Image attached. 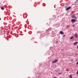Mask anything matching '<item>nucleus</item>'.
Returning <instances> with one entry per match:
<instances>
[{"instance_id":"obj_19","label":"nucleus","mask_w":78,"mask_h":78,"mask_svg":"<svg viewBox=\"0 0 78 78\" xmlns=\"http://www.w3.org/2000/svg\"><path fill=\"white\" fill-rule=\"evenodd\" d=\"M77 48L78 49V45L77 46Z\"/></svg>"},{"instance_id":"obj_20","label":"nucleus","mask_w":78,"mask_h":78,"mask_svg":"<svg viewBox=\"0 0 78 78\" xmlns=\"http://www.w3.org/2000/svg\"><path fill=\"white\" fill-rule=\"evenodd\" d=\"M56 42L57 43H58V41H57Z\"/></svg>"},{"instance_id":"obj_22","label":"nucleus","mask_w":78,"mask_h":78,"mask_svg":"<svg viewBox=\"0 0 78 78\" xmlns=\"http://www.w3.org/2000/svg\"><path fill=\"white\" fill-rule=\"evenodd\" d=\"M1 20V18H0V20Z\"/></svg>"},{"instance_id":"obj_8","label":"nucleus","mask_w":78,"mask_h":78,"mask_svg":"<svg viewBox=\"0 0 78 78\" xmlns=\"http://www.w3.org/2000/svg\"><path fill=\"white\" fill-rule=\"evenodd\" d=\"M69 78H72V75H70L69 77Z\"/></svg>"},{"instance_id":"obj_4","label":"nucleus","mask_w":78,"mask_h":78,"mask_svg":"<svg viewBox=\"0 0 78 78\" xmlns=\"http://www.w3.org/2000/svg\"><path fill=\"white\" fill-rule=\"evenodd\" d=\"M71 21L72 22H75L76 21V20L75 19H72L71 20Z\"/></svg>"},{"instance_id":"obj_3","label":"nucleus","mask_w":78,"mask_h":78,"mask_svg":"<svg viewBox=\"0 0 78 78\" xmlns=\"http://www.w3.org/2000/svg\"><path fill=\"white\" fill-rule=\"evenodd\" d=\"M70 8H71V7H69L68 8H67L66 9V11H68V10H69V9H70Z\"/></svg>"},{"instance_id":"obj_6","label":"nucleus","mask_w":78,"mask_h":78,"mask_svg":"<svg viewBox=\"0 0 78 78\" xmlns=\"http://www.w3.org/2000/svg\"><path fill=\"white\" fill-rule=\"evenodd\" d=\"M74 36H75V37H76V38H77V36H78V35L77 34H76L74 35Z\"/></svg>"},{"instance_id":"obj_12","label":"nucleus","mask_w":78,"mask_h":78,"mask_svg":"<svg viewBox=\"0 0 78 78\" xmlns=\"http://www.w3.org/2000/svg\"><path fill=\"white\" fill-rule=\"evenodd\" d=\"M67 27H70V25H68L67 26Z\"/></svg>"},{"instance_id":"obj_23","label":"nucleus","mask_w":78,"mask_h":78,"mask_svg":"<svg viewBox=\"0 0 78 78\" xmlns=\"http://www.w3.org/2000/svg\"><path fill=\"white\" fill-rule=\"evenodd\" d=\"M59 78H62L61 77H60Z\"/></svg>"},{"instance_id":"obj_7","label":"nucleus","mask_w":78,"mask_h":78,"mask_svg":"<svg viewBox=\"0 0 78 78\" xmlns=\"http://www.w3.org/2000/svg\"><path fill=\"white\" fill-rule=\"evenodd\" d=\"M60 33L61 34H64V32L62 31H60Z\"/></svg>"},{"instance_id":"obj_16","label":"nucleus","mask_w":78,"mask_h":78,"mask_svg":"<svg viewBox=\"0 0 78 78\" xmlns=\"http://www.w3.org/2000/svg\"><path fill=\"white\" fill-rule=\"evenodd\" d=\"M65 36H66L65 35H64L63 36V37H65Z\"/></svg>"},{"instance_id":"obj_1","label":"nucleus","mask_w":78,"mask_h":78,"mask_svg":"<svg viewBox=\"0 0 78 78\" xmlns=\"http://www.w3.org/2000/svg\"><path fill=\"white\" fill-rule=\"evenodd\" d=\"M72 18H73V19L75 18V19H77V17H76V16H75V15L72 16Z\"/></svg>"},{"instance_id":"obj_10","label":"nucleus","mask_w":78,"mask_h":78,"mask_svg":"<svg viewBox=\"0 0 78 78\" xmlns=\"http://www.w3.org/2000/svg\"><path fill=\"white\" fill-rule=\"evenodd\" d=\"M66 71L67 72H68V71H69V69H66Z\"/></svg>"},{"instance_id":"obj_9","label":"nucleus","mask_w":78,"mask_h":78,"mask_svg":"<svg viewBox=\"0 0 78 78\" xmlns=\"http://www.w3.org/2000/svg\"><path fill=\"white\" fill-rule=\"evenodd\" d=\"M1 9L2 10H4V8H3V7H1Z\"/></svg>"},{"instance_id":"obj_5","label":"nucleus","mask_w":78,"mask_h":78,"mask_svg":"<svg viewBox=\"0 0 78 78\" xmlns=\"http://www.w3.org/2000/svg\"><path fill=\"white\" fill-rule=\"evenodd\" d=\"M78 44L77 42H75L73 43V45H76V44Z\"/></svg>"},{"instance_id":"obj_17","label":"nucleus","mask_w":78,"mask_h":78,"mask_svg":"<svg viewBox=\"0 0 78 78\" xmlns=\"http://www.w3.org/2000/svg\"><path fill=\"white\" fill-rule=\"evenodd\" d=\"M58 74H62V73H58Z\"/></svg>"},{"instance_id":"obj_13","label":"nucleus","mask_w":78,"mask_h":78,"mask_svg":"<svg viewBox=\"0 0 78 78\" xmlns=\"http://www.w3.org/2000/svg\"><path fill=\"white\" fill-rule=\"evenodd\" d=\"M76 73L78 75V71H77Z\"/></svg>"},{"instance_id":"obj_18","label":"nucleus","mask_w":78,"mask_h":78,"mask_svg":"<svg viewBox=\"0 0 78 78\" xmlns=\"http://www.w3.org/2000/svg\"><path fill=\"white\" fill-rule=\"evenodd\" d=\"M76 64H78V62H77L76 63Z\"/></svg>"},{"instance_id":"obj_21","label":"nucleus","mask_w":78,"mask_h":78,"mask_svg":"<svg viewBox=\"0 0 78 78\" xmlns=\"http://www.w3.org/2000/svg\"><path fill=\"white\" fill-rule=\"evenodd\" d=\"M71 61H73V59H72L71 60Z\"/></svg>"},{"instance_id":"obj_15","label":"nucleus","mask_w":78,"mask_h":78,"mask_svg":"<svg viewBox=\"0 0 78 78\" xmlns=\"http://www.w3.org/2000/svg\"><path fill=\"white\" fill-rule=\"evenodd\" d=\"M53 78H56V77H53Z\"/></svg>"},{"instance_id":"obj_14","label":"nucleus","mask_w":78,"mask_h":78,"mask_svg":"<svg viewBox=\"0 0 78 78\" xmlns=\"http://www.w3.org/2000/svg\"><path fill=\"white\" fill-rule=\"evenodd\" d=\"M73 27H75V25H73Z\"/></svg>"},{"instance_id":"obj_11","label":"nucleus","mask_w":78,"mask_h":78,"mask_svg":"<svg viewBox=\"0 0 78 78\" xmlns=\"http://www.w3.org/2000/svg\"><path fill=\"white\" fill-rule=\"evenodd\" d=\"M73 37H72L70 38V39H73Z\"/></svg>"},{"instance_id":"obj_2","label":"nucleus","mask_w":78,"mask_h":78,"mask_svg":"<svg viewBox=\"0 0 78 78\" xmlns=\"http://www.w3.org/2000/svg\"><path fill=\"white\" fill-rule=\"evenodd\" d=\"M58 62V59H55L54 61H53L52 62V63H55V62Z\"/></svg>"}]
</instances>
